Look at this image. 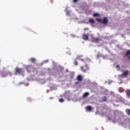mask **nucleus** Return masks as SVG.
Here are the masks:
<instances>
[{
    "instance_id": "nucleus-1",
    "label": "nucleus",
    "mask_w": 130,
    "mask_h": 130,
    "mask_svg": "<svg viewBox=\"0 0 130 130\" xmlns=\"http://www.w3.org/2000/svg\"><path fill=\"white\" fill-rule=\"evenodd\" d=\"M81 70L82 71V72H83V73H86V72L89 71V70H90V68L89 67H88V64H85V65L84 66H82L81 67Z\"/></svg>"
},
{
    "instance_id": "nucleus-2",
    "label": "nucleus",
    "mask_w": 130,
    "mask_h": 130,
    "mask_svg": "<svg viewBox=\"0 0 130 130\" xmlns=\"http://www.w3.org/2000/svg\"><path fill=\"white\" fill-rule=\"evenodd\" d=\"M22 72V69L16 68L15 69V75L20 74Z\"/></svg>"
},
{
    "instance_id": "nucleus-3",
    "label": "nucleus",
    "mask_w": 130,
    "mask_h": 130,
    "mask_svg": "<svg viewBox=\"0 0 130 130\" xmlns=\"http://www.w3.org/2000/svg\"><path fill=\"white\" fill-rule=\"evenodd\" d=\"M2 76L3 77H8V76H13V73L11 71H7L6 72V73H5V75H4V73H2Z\"/></svg>"
},
{
    "instance_id": "nucleus-4",
    "label": "nucleus",
    "mask_w": 130,
    "mask_h": 130,
    "mask_svg": "<svg viewBox=\"0 0 130 130\" xmlns=\"http://www.w3.org/2000/svg\"><path fill=\"white\" fill-rule=\"evenodd\" d=\"M76 80L79 82H82L83 81V76L81 75H79L77 76Z\"/></svg>"
},
{
    "instance_id": "nucleus-5",
    "label": "nucleus",
    "mask_w": 130,
    "mask_h": 130,
    "mask_svg": "<svg viewBox=\"0 0 130 130\" xmlns=\"http://www.w3.org/2000/svg\"><path fill=\"white\" fill-rule=\"evenodd\" d=\"M102 22L104 25H106L108 23V19H107V17H104L102 20Z\"/></svg>"
},
{
    "instance_id": "nucleus-6",
    "label": "nucleus",
    "mask_w": 130,
    "mask_h": 130,
    "mask_svg": "<svg viewBox=\"0 0 130 130\" xmlns=\"http://www.w3.org/2000/svg\"><path fill=\"white\" fill-rule=\"evenodd\" d=\"M128 71H124L123 74H121L122 77H127V75L129 74Z\"/></svg>"
},
{
    "instance_id": "nucleus-7",
    "label": "nucleus",
    "mask_w": 130,
    "mask_h": 130,
    "mask_svg": "<svg viewBox=\"0 0 130 130\" xmlns=\"http://www.w3.org/2000/svg\"><path fill=\"white\" fill-rule=\"evenodd\" d=\"M82 38L83 40H88V39H89V36L84 34L82 36Z\"/></svg>"
},
{
    "instance_id": "nucleus-8",
    "label": "nucleus",
    "mask_w": 130,
    "mask_h": 130,
    "mask_svg": "<svg viewBox=\"0 0 130 130\" xmlns=\"http://www.w3.org/2000/svg\"><path fill=\"white\" fill-rule=\"evenodd\" d=\"M32 66H28L26 67V70L28 72V73H30L31 72V71H32Z\"/></svg>"
},
{
    "instance_id": "nucleus-9",
    "label": "nucleus",
    "mask_w": 130,
    "mask_h": 130,
    "mask_svg": "<svg viewBox=\"0 0 130 130\" xmlns=\"http://www.w3.org/2000/svg\"><path fill=\"white\" fill-rule=\"evenodd\" d=\"M92 40L94 42H95L96 43H99L100 41V39H99V38H93Z\"/></svg>"
},
{
    "instance_id": "nucleus-10",
    "label": "nucleus",
    "mask_w": 130,
    "mask_h": 130,
    "mask_svg": "<svg viewBox=\"0 0 130 130\" xmlns=\"http://www.w3.org/2000/svg\"><path fill=\"white\" fill-rule=\"evenodd\" d=\"M125 92L126 93V96H127V97H130V89H127L125 90Z\"/></svg>"
},
{
    "instance_id": "nucleus-11",
    "label": "nucleus",
    "mask_w": 130,
    "mask_h": 130,
    "mask_svg": "<svg viewBox=\"0 0 130 130\" xmlns=\"http://www.w3.org/2000/svg\"><path fill=\"white\" fill-rule=\"evenodd\" d=\"M3 74L4 76H5V75H6V74H7V72H5V71H2L0 73L1 78H5V77H7V76H3Z\"/></svg>"
},
{
    "instance_id": "nucleus-12",
    "label": "nucleus",
    "mask_w": 130,
    "mask_h": 130,
    "mask_svg": "<svg viewBox=\"0 0 130 130\" xmlns=\"http://www.w3.org/2000/svg\"><path fill=\"white\" fill-rule=\"evenodd\" d=\"M89 23L90 24H94L95 23V20L93 18H90L88 20Z\"/></svg>"
},
{
    "instance_id": "nucleus-13",
    "label": "nucleus",
    "mask_w": 130,
    "mask_h": 130,
    "mask_svg": "<svg viewBox=\"0 0 130 130\" xmlns=\"http://www.w3.org/2000/svg\"><path fill=\"white\" fill-rule=\"evenodd\" d=\"M89 94L90 93L89 92H85L83 95V98H86L88 97V96H89Z\"/></svg>"
},
{
    "instance_id": "nucleus-14",
    "label": "nucleus",
    "mask_w": 130,
    "mask_h": 130,
    "mask_svg": "<svg viewBox=\"0 0 130 130\" xmlns=\"http://www.w3.org/2000/svg\"><path fill=\"white\" fill-rule=\"evenodd\" d=\"M29 60H30V61H31L33 63H35V62L36 61V59H35L34 58H31L29 59Z\"/></svg>"
},
{
    "instance_id": "nucleus-15",
    "label": "nucleus",
    "mask_w": 130,
    "mask_h": 130,
    "mask_svg": "<svg viewBox=\"0 0 130 130\" xmlns=\"http://www.w3.org/2000/svg\"><path fill=\"white\" fill-rule=\"evenodd\" d=\"M86 110L87 111H92V107L90 106H88L87 107H86Z\"/></svg>"
},
{
    "instance_id": "nucleus-16",
    "label": "nucleus",
    "mask_w": 130,
    "mask_h": 130,
    "mask_svg": "<svg viewBox=\"0 0 130 130\" xmlns=\"http://www.w3.org/2000/svg\"><path fill=\"white\" fill-rule=\"evenodd\" d=\"M107 100V98H106V96H103L102 98V101H103V102H106Z\"/></svg>"
},
{
    "instance_id": "nucleus-17",
    "label": "nucleus",
    "mask_w": 130,
    "mask_h": 130,
    "mask_svg": "<svg viewBox=\"0 0 130 130\" xmlns=\"http://www.w3.org/2000/svg\"><path fill=\"white\" fill-rule=\"evenodd\" d=\"M125 111L127 115H130V110L129 109H126Z\"/></svg>"
},
{
    "instance_id": "nucleus-18",
    "label": "nucleus",
    "mask_w": 130,
    "mask_h": 130,
    "mask_svg": "<svg viewBox=\"0 0 130 130\" xmlns=\"http://www.w3.org/2000/svg\"><path fill=\"white\" fill-rule=\"evenodd\" d=\"M93 17H100V15H99V13H95L93 14Z\"/></svg>"
},
{
    "instance_id": "nucleus-19",
    "label": "nucleus",
    "mask_w": 130,
    "mask_h": 130,
    "mask_svg": "<svg viewBox=\"0 0 130 130\" xmlns=\"http://www.w3.org/2000/svg\"><path fill=\"white\" fill-rule=\"evenodd\" d=\"M130 55V50H128L126 52V55L127 56H128V55Z\"/></svg>"
},
{
    "instance_id": "nucleus-20",
    "label": "nucleus",
    "mask_w": 130,
    "mask_h": 130,
    "mask_svg": "<svg viewBox=\"0 0 130 130\" xmlns=\"http://www.w3.org/2000/svg\"><path fill=\"white\" fill-rule=\"evenodd\" d=\"M96 20L97 22H99L100 23L102 22V20H101V18H96Z\"/></svg>"
},
{
    "instance_id": "nucleus-21",
    "label": "nucleus",
    "mask_w": 130,
    "mask_h": 130,
    "mask_svg": "<svg viewBox=\"0 0 130 130\" xmlns=\"http://www.w3.org/2000/svg\"><path fill=\"white\" fill-rule=\"evenodd\" d=\"M64 100H63V99H60L59 100V102H60L61 103H62V102H64Z\"/></svg>"
},
{
    "instance_id": "nucleus-22",
    "label": "nucleus",
    "mask_w": 130,
    "mask_h": 130,
    "mask_svg": "<svg viewBox=\"0 0 130 130\" xmlns=\"http://www.w3.org/2000/svg\"><path fill=\"white\" fill-rule=\"evenodd\" d=\"M74 64H75V66H77V64H78V62H77L76 60H75V61H74Z\"/></svg>"
},
{
    "instance_id": "nucleus-23",
    "label": "nucleus",
    "mask_w": 130,
    "mask_h": 130,
    "mask_svg": "<svg viewBox=\"0 0 130 130\" xmlns=\"http://www.w3.org/2000/svg\"><path fill=\"white\" fill-rule=\"evenodd\" d=\"M83 30H84V31H86V30H89V28H88V27H85V28H84Z\"/></svg>"
},
{
    "instance_id": "nucleus-24",
    "label": "nucleus",
    "mask_w": 130,
    "mask_h": 130,
    "mask_svg": "<svg viewBox=\"0 0 130 130\" xmlns=\"http://www.w3.org/2000/svg\"><path fill=\"white\" fill-rule=\"evenodd\" d=\"M116 68L117 69H119V68H120L119 65H117V66H116Z\"/></svg>"
},
{
    "instance_id": "nucleus-25",
    "label": "nucleus",
    "mask_w": 130,
    "mask_h": 130,
    "mask_svg": "<svg viewBox=\"0 0 130 130\" xmlns=\"http://www.w3.org/2000/svg\"><path fill=\"white\" fill-rule=\"evenodd\" d=\"M66 73H69V70L68 69H66Z\"/></svg>"
},
{
    "instance_id": "nucleus-26",
    "label": "nucleus",
    "mask_w": 130,
    "mask_h": 130,
    "mask_svg": "<svg viewBox=\"0 0 130 130\" xmlns=\"http://www.w3.org/2000/svg\"><path fill=\"white\" fill-rule=\"evenodd\" d=\"M77 1H78V0H73V2H74V3H77Z\"/></svg>"
},
{
    "instance_id": "nucleus-27",
    "label": "nucleus",
    "mask_w": 130,
    "mask_h": 130,
    "mask_svg": "<svg viewBox=\"0 0 130 130\" xmlns=\"http://www.w3.org/2000/svg\"><path fill=\"white\" fill-rule=\"evenodd\" d=\"M79 81H77L76 82V84H79Z\"/></svg>"
},
{
    "instance_id": "nucleus-28",
    "label": "nucleus",
    "mask_w": 130,
    "mask_h": 130,
    "mask_svg": "<svg viewBox=\"0 0 130 130\" xmlns=\"http://www.w3.org/2000/svg\"><path fill=\"white\" fill-rule=\"evenodd\" d=\"M50 99H53V98H50Z\"/></svg>"
},
{
    "instance_id": "nucleus-29",
    "label": "nucleus",
    "mask_w": 130,
    "mask_h": 130,
    "mask_svg": "<svg viewBox=\"0 0 130 130\" xmlns=\"http://www.w3.org/2000/svg\"><path fill=\"white\" fill-rule=\"evenodd\" d=\"M129 59H130V56L128 57Z\"/></svg>"
},
{
    "instance_id": "nucleus-30",
    "label": "nucleus",
    "mask_w": 130,
    "mask_h": 130,
    "mask_svg": "<svg viewBox=\"0 0 130 130\" xmlns=\"http://www.w3.org/2000/svg\"><path fill=\"white\" fill-rule=\"evenodd\" d=\"M51 2L52 3L53 1H52V0H51Z\"/></svg>"
},
{
    "instance_id": "nucleus-31",
    "label": "nucleus",
    "mask_w": 130,
    "mask_h": 130,
    "mask_svg": "<svg viewBox=\"0 0 130 130\" xmlns=\"http://www.w3.org/2000/svg\"><path fill=\"white\" fill-rule=\"evenodd\" d=\"M81 60H83V59H81Z\"/></svg>"
}]
</instances>
